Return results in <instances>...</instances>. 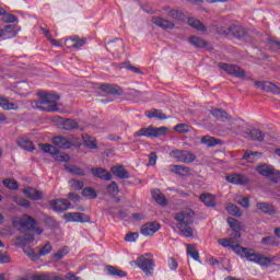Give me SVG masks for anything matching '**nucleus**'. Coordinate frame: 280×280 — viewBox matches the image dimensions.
<instances>
[{"mask_svg":"<svg viewBox=\"0 0 280 280\" xmlns=\"http://www.w3.org/2000/svg\"><path fill=\"white\" fill-rule=\"evenodd\" d=\"M261 159V153L260 152H253L249 150H246L244 155H243V161H247V163H257Z\"/></svg>","mask_w":280,"mask_h":280,"instance_id":"23","label":"nucleus"},{"mask_svg":"<svg viewBox=\"0 0 280 280\" xmlns=\"http://www.w3.org/2000/svg\"><path fill=\"white\" fill-rule=\"evenodd\" d=\"M25 244H27L25 241V236L15 237L14 246H25Z\"/></svg>","mask_w":280,"mask_h":280,"instance_id":"61","label":"nucleus"},{"mask_svg":"<svg viewBox=\"0 0 280 280\" xmlns=\"http://www.w3.org/2000/svg\"><path fill=\"white\" fill-rule=\"evenodd\" d=\"M2 185L10 189L11 191H16L19 189V183L14 178H5L2 180Z\"/></svg>","mask_w":280,"mask_h":280,"instance_id":"37","label":"nucleus"},{"mask_svg":"<svg viewBox=\"0 0 280 280\" xmlns=\"http://www.w3.org/2000/svg\"><path fill=\"white\" fill-rule=\"evenodd\" d=\"M194 218H196V212L191 209L184 210L174 214V220L177 222V229L179 235L183 237H194Z\"/></svg>","mask_w":280,"mask_h":280,"instance_id":"2","label":"nucleus"},{"mask_svg":"<svg viewBox=\"0 0 280 280\" xmlns=\"http://www.w3.org/2000/svg\"><path fill=\"white\" fill-rule=\"evenodd\" d=\"M261 244H265V246H278L279 242L275 236H266L262 238Z\"/></svg>","mask_w":280,"mask_h":280,"instance_id":"47","label":"nucleus"},{"mask_svg":"<svg viewBox=\"0 0 280 280\" xmlns=\"http://www.w3.org/2000/svg\"><path fill=\"white\" fill-rule=\"evenodd\" d=\"M130 266H138L147 277H152V275H154V260L145 258V256L138 257L130 262Z\"/></svg>","mask_w":280,"mask_h":280,"instance_id":"4","label":"nucleus"},{"mask_svg":"<svg viewBox=\"0 0 280 280\" xmlns=\"http://www.w3.org/2000/svg\"><path fill=\"white\" fill-rule=\"evenodd\" d=\"M62 126H63V130H78V128H80V125L78 124V121L73 119L63 120Z\"/></svg>","mask_w":280,"mask_h":280,"instance_id":"41","label":"nucleus"},{"mask_svg":"<svg viewBox=\"0 0 280 280\" xmlns=\"http://www.w3.org/2000/svg\"><path fill=\"white\" fill-rule=\"evenodd\" d=\"M174 130H176V132H180L182 135H185V132H188L189 129L187 128L186 124H178L174 127Z\"/></svg>","mask_w":280,"mask_h":280,"instance_id":"57","label":"nucleus"},{"mask_svg":"<svg viewBox=\"0 0 280 280\" xmlns=\"http://www.w3.org/2000/svg\"><path fill=\"white\" fill-rule=\"evenodd\" d=\"M188 25H190V27H194L195 30H198L199 32H205V30H206L202 22H200L199 20H197L195 18L188 19Z\"/></svg>","mask_w":280,"mask_h":280,"instance_id":"42","label":"nucleus"},{"mask_svg":"<svg viewBox=\"0 0 280 280\" xmlns=\"http://www.w3.org/2000/svg\"><path fill=\"white\" fill-rule=\"evenodd\" d=\"M219 69H221L222 71H225V73H228L229 75H233L234 78H238L241 80L246 78V71L240 68V66L220 62Z\"/></svg>","mask_w":280,"mask_h":280,"instance_id":"9","label":"nucleus"},{"mask_svg":"<svg viewBox=\"0 0 280 280\" xmlns=\"http://www.w3.org/2000/svg\"><path fill=\"white\" fill-rule=\"evenodd\" d=\"M133 137H154V127L142 128L135 132Z\"/></svg>","mask_w":280,"mask_h":280,"instance_id":"39","label":"nucleus"},{"mask_svg":"<svg viewBox=\"0 0 280 280\" xmlns=\"http://www.w3.org/2000/svg\"><path fill=\"white\" fill-rule=\"evenodd\" d=\"M160 229H161V223L153 221V222L144 223L140 229V233L141 235H144V237H150V235H154V233L159 232Z\"/></svg>","mask_w":280,"mask_h":280,"instance_id":"10","label":"nucleus"},{"mask_svg":"<svg viewBox=\"0 0 280 280\" xmlns=\"http://www.w3.org/2000/svg\"><path fill=\"white\" fill-rule=\"evenodd\" d=\"M100 89L101 91H103L104 93H108L109 95H122L124 93V90H121L119 85L115 84H102Z\"/></svg>","mask_w":280,"mask_h":280,"instance_id":"18","label":"nucleus"},{"mask_svg":"<svg viewBox=\"0 0 280 280\" xmlns=\"http://www.w3.org/2000/svg\"><path fill=\"white\" fill-rule=\"evenodd\" d=\"M170 172L183 176L184 174H189V167L183 165H171Z\"/></svg>","mask_w":280,"mask_h":280,"instance_id":"34","label":"nucleus"},{"mask_svg":"<svg viewBox=\"0 0 280 280\" xmlns=\"http://www.w3.org/2000/svg\"><path fill=\"white\" fill-rule=\"evenodd\" d=\"M65 218L68 222H89V215L81 212H68L65 214Z\"/></svg>","mask_w":280,"mask_h":280,"instance_id":"15","label":"nucleus"},{"mask_svg":"<svg viewBox=\"0 0 280 280\" xmlns=\"http://www.w3.org/2000/svg\"><path fill=\"white\" fill-rule=\"evenodd\" d=\"M151 194L153 200H155L158 205H161L162 207H165V205H167V198H165V195H163L160 189H154Z\"/></svg>","mask_w":280,"mask_h":280,"instance_id":"27","label":"nucleus"},{"mask_svg":"<svg viewBox=\"0 0 280 280\" xmlns=\"http://www.w3.org/2000/svg\"><path fill=\"white\" fill-rule=\"evenodd\" d=\"M69 253V247H63L52 255L55 259H62Z\"/></svg>","mask_w":280,"mask_h":280,"instance_id":"54","label":"nucleus"},{"mask_svg":"<svg viewBox=\"0 0 280 280\" xmlns=\"http://www.w3.org/2000/svg\"><path fill=\"white\" fill-rule=\"evenodd\" d=\"M51 244L46 243L40 249H39V257H45V255H49L51 253Z\"/></svg>","mask_w":280,"mask_h":280,"instance_id":"53","label":"nucleus"},{"mask_svg":"<svg viewBox=\"0 0 280 280\" xmlns=\"http://www.w3.org/2000/svg\"><path fill=\"white\" fill-rule=\"evenodd\" d=\"M0 264H10V256H8V253L0 252Z\"/></svg>","mask_w":280,"mask_h":280,"instance_id":"63","label":"nucleus"},{"mask_svg":"<svg viewBox=\"0 0 280 280\" xmlns=\"http://www.w3.org/2000/svg\"><path fill=\"white\" fill-rule=\"evenodd\" d=\"M106 271H107V275H109L110 277H118V278L128 277V273L126 271L120 270L110 265L106 266Z\"/></svg>","mask_w":280,"mask_h":280,"instance_id":"28","label":"nucleus"},{"mask_svg":"<svg viewBox=\"0 0 280 280\" xmlns=\"http://www.w3.org/2000/svg\"><path fill=\"white\" fill-rule=\"evenodd\" d=\"M69 43L71 44L72 49H80L81 47H84L86 45V38H80L79 36H72L70 37Z\"/></svg>","mask_w":280,"mask_h":280,"instance_id":"33","label":"nucleus"},{"mask_svg":"<svg viewBox=\"0 0 280 280\" xmlns=\"http://www.w3.org/2000/svg\"><path fill=\"white\" fill-rule=\"evenodd\" d=\"M210 115H212L217 119H228L229 118V113H226V110H223L220 108L210 109Z\"/></svg>","mask_w":280,"mask_h":280,"instance_id":"40","label":"nucleus"},{"mask_svg":"<svg viewBox=\"0 0 280 280\" xmlns=\"http://www.w3.org/2000/svg\"><path fill=\"white\" fill-rule=\"evenodd\" d=\"M219 34H223L224 36H234L235 38H240L242 40H246V38H248V30L241 25L223 27L221 31H219Z\"/></svg>","mask_w":280,"mask_h":280,"instance_id":"5","label":"nucleus"},{"mask_svg":"<svg viewBox=\"0 0 280 280\" xmlns=\"http://www.w3.org/2000/svg\"><path fill=\"white\" fill-rule=\"evenodd\" d=\"M39 101H33L31 103L32 108L44 110L45 113H56L58 110V102L60 96L54 93L39 92Z\"/></svg>","mask_w":280,"mask_h":280,"instance_id":"3","label":"nucleus"},{"mask_svg":"<svg viewBox=\"0 0 280 280\" xmlns=\"http://www.w3.org/2000/svg\"><path fill=\"white\" fill-rule=\"evenodd\" d=\"M255 86H256V89H260V91H266L267 93H276L277 95L280 93L279 86H277L272 82L256 81Z\"/></svg>","mask_w":280,"mask_h":280,"instance_id":"12","label":"nucleus"},{"mask_svg":"<svg viewBox=\"0 0 280 280\" xmlns=\"http://www.w3.org/2000/svg\"><path fill=\"white\" fill-rule=\"evenodd\" d=\"M151 21L154 25L161 27L162 30H174V27H176V24H174V22L165 20L163 18L153 16Z\"/></svg>","mask_w":280,"mask_h":280,"instance_id":"14","label":"nucleus"},{"mask_svg":"<svg viewBox=\"0 0 280 280\" xmlns=\"http://www.w3.org/2000/svg\"><path fill=\"white\" fill-rule=\"evenodd\" d=\"M171 159H174L177 163H194L196 155L187 150H173L170 152Z\"/></svg>","mask_w":280,"mask_h":280,"instance_id":"7","label":"nucleus"},{"mask_svg":"<svg viewBox=\"0 0 280 280\" xmlns=\"http://www.w3.org/2000/svg\"><path fill=\"white\" fill-rule=\"evenodd\" d=\"M218 243L223 248H231L236 255L244 257L247 261H252L253 264H258L259 266H270L272 264V259L270 257H266L261 254L250 253V250L241 247L240 244L235 243L233 238H219Z\"/></svg>","mask_w":280,"mask_h":280,"instance_id":"1","label":"nucleus"},{"mask_svg":"<svg viewBox=\"0 0 280 280\" xmlns=\"http://www.w3.org/2000/svg\"><path fill=\"white\" fill-rule=\"evenodd\" d=\"M107 190L112 196H117V194H119V185H117L116 182H112L107 186Z\"/></svg>","mask_w":280,"mask_h":280,"instance_id":"50","label":"nucleus"},{"mask_svg":"<svg viewBox=\"0 0 280 280\" xmlns=\"http://www.w3.org/2000/svg\"><path fill=\"white\" fill-rule=\"evenodd\" d=\"M199 200L203 202L206 207H215V197L209 192L201 194Z\"/></svg>","mask_w":280,"mask_h":280,"instance_id":"26","label":"nucleus"},{"mask_svg":"<svg viewBox=\"0 0 280 280\" xmlns=\"http://www.w3.org/2000/svg\"><path fill=\"white\" fill-rule=\"evenodd\" d=\"M91 172L93 176L101 178V180H113V175L106 168H92Z\"/></svg>","mask_w":280,"mask_h":280,"instance_id":"19","label":"nucleus"},{"mask_svg":"<svg viewBox=\"0 0 280 280\" xmlns=\"http://www.w3.org/2000/svg\"><path fill=\"white\" fill-rule=\"evenodd\" d=\"M83 143L89 150H97V140L89 135L83 136Z\"/></svg>","mask_w":280,"mask_h":280,"instance_id":"31","label":"nucleus"},{"mask_svg":"<svg viewBox=\"0 0 280 280\" xmlns=\"http://www.w3.org/2000/svg\"><path fill=\"white\" fill-rule=\"evenodd\" d=\"M24 196H26V198H30V200H43V191L32 187H27L24 189Z\"/></svg>","mask_w":280,"mask_h":280,"instance_id":"20","label":"nucleus"},{"mask_svg":"<svg viewBox=\"0 0 280 280\" xmlns=\"http://www.w3.org/2000/svg\"><path fill=\"white\" fill-rule=\"evenodd\" d=\"M12 224L14 229H18V231H23L24 229V223H23V218L22 219H13Z\"/></svg>","mask_w":280,"mask_h":280,"instance_id":"55","label":"nucleus"},{"mask_svg":"<svg viewBox=\"0 0 280 280\" xmlns=\"http://www.w3.org/2000/svg\"><path fill=\"white\" fill-rule=\"evenodd\" d=\"M110 172L117 178H130V173L124 166H112Z\"/></svg>","mask_w":280,"mask_h":280,"instance_id":"21","label":"nucleus"},{"mask_svg":"<svg viewBox=\"0 0 280 280\" xmlns=\"http://www.w3.org/2000/svg\"><path fill=\"white\" fill-rule=\"evenodd\" d=\"M237 205H241L244 209L250 208V199L248 197H241L236 200Z\"/></svg>","mask_w":280,"mask_h":280,"instance_id":"52","label":"nucleus"},{"mask_svg":"<svg viewBox=\"0 0 280 280\" xmlns=\"http://www.w3.org/2000/svg\"><path fill=\"white\" fill-rule=\"evenodd\" d=\"M23 224H24V229H28V231L34 230V226H36V224H38L37 221H35L34 218L30 217V215H23Z\"/></svg>","mask_w":280,"mask_h":280,"instance_id":"35","label":"nucleus"},{"mask_svg":"<svg viewBox=\"0 0 280 280\" xmlns=\"http://www.w3.org/2000/svg\"><path fill=\"white\" fill-rule=\"evenodd\" d=\"M257 209L262 213H267L268 215H272L275 213V206L268 202H258L256 203Z\"/></svg>","mask_w":280,"mask_h":280,"instance_id":"29","label":"nucleus"},{"mask_svg":"<svg viewBox=\"0 0 280 280\" xmlns=\"http://www.w3.org/2000/svg\"><path fill=\"white\" fill-rule=\"evenodd\" d=\"M82 196H84V198H88L89 200H95V198H97V191H95V189L91 187H85L82 190Z\"/></svg>","mask_w":280,"mask_h":280,"instance_id":"43","label":"nucleus"},{"mask_svg":"<svg viewBox=\"0 0 280 280\" xmlns=\"http://www.w3.org/2000/svg\"><path fill=\"white\" fill-rule=\"evenodd\" d=\"M201 143L208 148H215V145H222V140L215 139L211 136H203L201 138Z\"/></svg>","mask_w":280,"mask_h":280,"instance_id":"24","label":"nucleus"},{"mask_svg":"<svg viewBox=\"0 0 280 280\" xmlns=\"http://www.w3.org/2000/svg\"><path fill=\"white\" fill-rule=\"evenodd\" d=\"M167 132V128L160 127V128H153V137H161L162 135H165Z\"/></svg>","mask_w":280,"mask_h":280,"instance_id":"59","label":"nucleus"},{"mask_svg":"<svg viewBox=\"0 0 280 280\" xmlns=\"http://www.w3.org/2000/svg\"><path fill=\"white\" fill-rule=\"evenodd\" d=\"M188 43H190V45H192V47H196V48L207 47V40L198 36H190L188 38Z\"/></svg>","mask_w":280,"mask_h":280,"instance_id":"32","label":"nucleus"},{"mask_svg":"<svg viewBox=\"0 0 280 280\" xmlns=\"http://www.w3.org/2000/svg\"><path fill=\"white\" fill-rule=\"evenodd\" d=\"M2 21H3V23H16V21H19V19L16 18V15H14L12 13H8L5 11V13L2 15Z\"/></svg>","mask_w":280,"mask_h":280,"instance_id":"49","label":"nucleus"},{"mask_svg":"<svg viewBox=\"0 0 280 280\" xmlns=\"http://www.w3.org/2000/svg\"><path fill=\"white\" fill-rule=\"evenodd\" d=\"M33 280H51V273L34 275Z\"/></svg>","mask_w":280,"mask_h":280,"instance_id":"58","label":"nucleus"},{"mask_svg":"<svg viewBox=\"0 0 280 280\" xmlns=\"http://www.w3.org/2000/svg\"><path fill=\"white\" fill-rule=\"evenodd\" d=\"M187 255H189V257H192L195 261H200V254L194 245H187Z\"/></svg>","mask_w":280,"mask_h":280,"instance_id":"45","label":"nucleus"},{"mask_svg":"<svg viewBox=\"0 0 280 280\" xmlns=\"http://www.w3.org/2000/svg\"><path fill=\"white\" fill-rule=\"evenodd\" d=\"M245 133L247 135V139H249L250 141H264L266 133H264L261 130L254 128V129H247L245 131Z\"/></svg>","mask_w":280,"mask_h":280,"instance_id":"16","label":"nucleus"},{"mask_svg":"<svg viewBox=\"0 0 280 280\" xmlns=\"http://www.w3.org/2000/svg\"><path fill=\"white\" fill-rule=\"evenodd\" d=\"M145 117H148V119H153V117H155L156 119H167V116L160 109H152V110H147L144 113Z\"/></svg>","mask_w":280,"mask_h":280,"instance_id":"30","label":"nucleus"},{"mask_svg":"<svg viewBox=\"0 0 280 280\" xmlns=\"http://www.w3.org/2000/svg\"><path fill=\"white\" fill-rule=\"evenodd\" d=\"M226 211L230 215H234V218H242V210L236 205L228 203Z\"/></svg>","mask_w":280,"mask_h":280,"instance_id":"38","label":"nucleus"},{"mask_svg":"<svg viewBox=\"0 0 280 280\" xmlns=\"http://www.w3.org/2000/svg\"><path fill=\"white\" fill-rule=\"evenodd\" d=\"M159 156L156 155L155 152H151L149 154V165H156V161H158Z\"/></svg>","mask_w":280,"mask_h":280,"instance_id":"62","label":"nucleus"},{"mask_svg":"<svg viewBox=\"0 0 280 280\" xmlns=\"http://www.w3.org/2000/svg\"><path fill=\"white\" fill-rule=\"evenodd\" d=\"M38 145L43 152L51 154L52 156H55V160H57L59 163H69V161H71V156H69L66 153H60L58 148L51 144L39 143Z\"/></svg>","mask_w":280,"mask_h":280,"instance_id":"6","label":"nucleus"},{"mask_svg":"<svg viewBox=\"0 0 280 280\" xmlns=\"http://www.w3.org/2000/svg\"><path fill=\"white\" fill-rule=\"evenodd\" d=\"M167 15L171 19H174V21H180L183 19V11L171 10V11H168Z\"/></svg>","mask_w":280,"mask_h":280,"instance_id":"51","label":"nucleus"},{"mask_svg":"<svg viewBox=\"0 0 280 280\" xmlns=\"http://www.w3.org/2000/svg\"><path fill=\"white\" fill-rule=\"evenodd\" d=\"M66 167L68 172H70V174H74V176H86V173L83 171L82 167H79L77 165H70Z\"/></svg>","mask_w":280,"mask_h":280,"instance_id":"44","label":"nucleus"},{"mask_svg":"<svg viewBox=\"0 0 280 280\" xmlns=\"http://www.w3.org/2000/svg\"><path fill=\"white\" fill-rule=\"evenodd\" d=\"M69 185H70L71 189H73L74 191H80V189H83V187H84V182L71 179L69 182Z\"/></svg>","mask_w":280,"mask_h":280,"instance_id":"46","label":"nucleus"},{"mask_svg":"<svg viewBox=\"0 0 280 280\" xmlns=\"http://www.w3.org/2000/svg\"><path fill=\"white\" fill-rule=\"evenodd\" d=\"M18 145L22 148V150H26L27 152H34L36 148L34 147V142L27 138H21L18 140Z\"/></svg>","mask_w":280,"mask_h":280,"instance_id":"25","label":"nucleus"},{"mask_svg":"<svg viewBox=\"0 0 280 280\" xmlns=\"http://www.w3.org/2000/svg\"><path fill=\"white\" fill-rule=\"evenodd\" d=\"M13 200L20 207H25V209H30V207H32V202H30V200L27 199H24L21 197H14Z\"/></svg>","mask_w":280,"mask_h":280,"instance_id":"48","label":"nucleus"},{"mask_svg":"<svg viewBox=\"0 0 280 280\" xmlns=\"http://www.w3.org/2000/svg\"><path fill=\"white\" fill-rule=\"evenodd\" d=\"M54 145L61 148V150H71L78 143V139L73 136H56L52 138Z\"/></svg>","mask_w":280,"mask_h":280,"instance_id":"8","label":"nucleus"},{"mask_svg":"<svg viewBox=\"0 0 280 280\" xmlns=\"http://www.w3.org/2000/svg\"><path fill=\"white\" fill-rule=\"evenodd\" d=\"M228 224L234 231V237H241L240 232H237V230H240L241 226L240 221H237V219L228 218Z\"/></svg>","mask_w":280,"mask_h":280,"instance_id":"36","label":"nucleus"},{"mask_svg":"<svg viewBox=\"0 0 280 280\" xmlns=\"http://www.w3.org/2000/svg\"><path fill=\"white\" fill-rule=\"evenodd\" d=\"M49 206L52 209V211L62 213V211H67V209H70L71 203L67 199H57V200H50Z\"/></svg>","mask_w":280,"mask_h":280,"instance_id":"11","label":"nucleus"},{"mask_svg":"<svg viewBox=\"0 0 280 280\" xmlns=\"http://www.w3.org/2000/svg\"><path fill=\"white\" fill-rule=\"evenodd\" d=\"M45 224H47L48 226H58V221H56V219L51 218V217H46L44 219Z\"/></svg>","mask_w":280,"mask_h":280,"instance_id":"60","label":"nucleus"},{"mask_svg":"<svg viewBox=\"0 0 280 280\" xmlns=\"http://www.w3.org/2000/svg\"><path fill=\"white\" fill-rule=\"evenodd\" d=\"M226 180L232 183V185H248V177L240 174L228 175Z\"/></svg>","mask_w":280,"mask_h":280,"instance_id":"17","label":"nucleus"},{"mask_svg":"<svg viewBox=\"0 0 280 280\" xmlns=\"http://www.w3.org/2000/svg\"><path fill=\"white\" fill-rule=\"evenodd\" d=\"M137 240H139V233L137 232L128 233L125 236V242H137Z\"/></svg>","mask_w":280,"mask_h":280,"instance_id":"56","label":"nucleus"},{"mask_svg":"<svg viewBox=\"0 0 280 280\" xmlns=\"http://www.w3.org/2000/svg\"><path fill=\"white\" fill-rule=\"evenodd\" d=\"M168 266L172 270H176L178 268V261H176L174 258H170Z\"/></svg>","mask_w":280,"mask_h":280,"instance_id":"64","label":"nucleus"},{"mask_svg":"<svg viewBox=\"0 0 280 280\" xmlns=\"http://www.w3.org/2000/svg\"><path fill=\"white\" fill-rule=\"evenodd\" d=\"M0 108L3 110H19V104L10 102V100L0 96Z\"/></svg>","mask_w":280,"mask_h":280,"instance_id":"22","label":"nucleus"},{"mask_svg":"<svg viewBox=\"0 0 280 280\" xmlns=\"http://www.w3.org/2000/svg\"><path fill=\"white\" fill-rule=\"evenodd\" d=\"M256 172L260 174V176H277L280 174L279 171L275 170V166L269 164H260L256 167Z\"/></svg>","mask_w":280,"mask_h":280,"instance_id":"13","label":"nucleus"}]
</instances>
